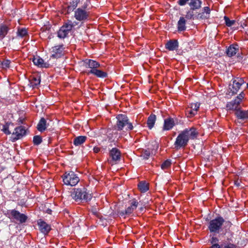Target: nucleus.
Returning <instances> with one entry per match:
<instances>
[{
    "mask_svg": "<svg viewBox=\"0 0 248 248\" xmlns=\"http://www.w3.org/2000/svg\"><path fill=\"white\" fill-rule=\"evenodd\" d=\"M234 184L235 185H236L237 186H240V182H239L238 180H237V181H235L234 182Z\"/></svg>",
    "mask_w": 248,
    "mask_h": 248,
    "instance_id": "8fccbe9b",
    "label": "nucleus"
},
{
    "mask_svg": "<svg viewBox=\"0 0 248 248\" xmlns=\"http://www.w3.org/2000/svg\"><path fill=\"white\" fill-rule=\"evenodd\" d=\"M93 152L95 153H97L100 151V148L98 147H94L93 148Z\"/></svg>",
    "mask_w": 248,
    "mask_h": 248,
    "instance_id": "de8ad7c7",
    "label": "nucleus"
},
{
    "mask_svg": "<svg viewBox=\"0 0 248 248\" xmlns=\"http://www.w3.org/2000/svg\"><path fill=\"white\" fill-rule=\"evenodd\" d=\"M176 119L168 117L164 120L163 130L168 131L171 129L176 124Z\"/></svg>",
    "mask_w": 248,
    "mask_h": 248,
    "instance_id": "f3484780",
    "label": "nucleus"
},
{
    "mask_svg": "<svg viewBox=\"0 0 248 248\" xmlns=\"http://www.w3.org/2000/svg\"><path fill=\"white\" fill-rule=\"evenodd\" d=\"M86 73L87 74V75L93 74L96 77L100 78H106L108 76V74L106 72L99 70L98 68H96L94 70L92 71H86Z\"/></svg>",
    "mask_w": 248,
    "mask_h": 248,
    "instance_id": "aec40b11",
    "label": "nucleus"
},
{
    "mask_svg": "<svg viewBox=\"0 0 248 248\" xmlns=\"http://www.w3.org/2000/svg\"><path fill=\"white\" fill-rule=\"evenodd\" d=\"M210 12H211V10H210V8L208 6H206L203 8L202 12L206 14V15H208L210 16Z\"/></svg>",
    "mask_w": 248,
    "mask_h": 248,
    "instance_id": "37998d69",
    "label": "nucleus"
},
{
    "mask_svg": "<svg viewBox=\"0 0 248 248\" xmlns=\"http://www.w3.org/2000/svg\"><path fill=\"white\" fill-rule=\"evenodd\" d=\"M74 27L73 22L68 20L61 27L58 32V36L60 38H64Z\"/></svg>",
    "mask_w": 248,
    "mask_h": 248,
    "instance_id": "423d86ee",
    "label": "nucleus"
},
{
    "mask_svg": "<svg viewBox=\"0 0 248 248\" xmlns=\"http://www.w3.org/2000/svg\"><path fill=\"white\" fill-rule=\"evenodd\" d=\"M117 128L118 130L123 129L124 126H127V129L131 130L133 129V126L130 122H129V119L126 115L125 114H119L117 117Z\"/></svg>",
    "mask_w": 248,
    "mask_h": 248,
    "instance_id": "39448f33",
    "label": "nucleus"
},
{
    "mask_svg": "<svg viewBox=\"0 0 248 248\" xmlns=\"http://www.w3.org/2000/svg\"><path fill=\"white\" fill-rule=\"evenodd\" d=\"M33 142L34 145H38L42 142V137L40 136H35L33 139Z\"/></svg>",
    "mask_w": 248,
    "mask_h": 248,
    "instance_id": "c9c22d12",
    "label": "nucleus"
},
{
    "mask_svg": "<svg viewBox=\"0 0 248 248\" xmlns=\"http://www.w3.org/2000/svg\"><path fill=\"white\" fill-rule=\"evenodd\" d=\"M194 10H190L186 13V18L188 19H194Z\"/></svg>",
    "mask_w": 248,
    "mask_h": 248,
    "instance_id": "58836bf2",
    "label": "nucleus"
},
{
    "mask_svg": "<svg viewBox=\"0 0 248 248\" xmlns=\"http://www.w3.org/2000/svg\"><path fill=\"white\" fill-rule=\"evenodd\" d=\"M32 62L33 63L40 67L47 68L48 67V64L44 62V60L39 56L34 57L32 59Z\"/></svg>",
    "mask_w": 248,
    "mask_h": 248,
    "instance_id": "412c9836",
    "label": "nucleus"
},
{
    "mask_svg": "<svg viewBox=\"0 0 248 248\" xmlns=\"http://www.w3.org/2000/svg\"><path fill=\"white\" fill-rule=\"evenodd\" d=\"M224 223H225V227L228 229H229L232 225L230 221H228L225 222L224 218L220 216L211 220L209 222L208 228L210 232L218 233L220 232Z\"/></svg>",
    "mask_w": 248,
    "mask_h": 248,
    "instance_id": "f03ea898",
    "label": "nucleus"
},
{
    "mask_svg": "<svg viewBox=\"0 0 248 248\" xmlns=\"http://www.w3.org/2000/svg\"><path fill=\"white\" fill-rule=\"evenodd\" d=\"M150 155L151 153L150 151L145 150L142 153L141 156L143 157L144 159H147L150 157Z\"/></svg>",
    "mask_w": 248,
    "mask_h": 248,
    "instance_id": "ea45409f",
    "label": "nucleus"
},
{
    "mask_svg": "<svg viewBox=\"0 0 248 248\" xmlns=\"http://www.w3.org/2000/svg\"><path fill=\"white\" fill-rule=\"evenodd\" d=\"M247 88H248V83H247Z\"/></svg>",
    "mask_w": 248,
    "mask_h": 248,
    "instance_id": "603ef678",
    "label": "nucleus"
},
{
    "mask_svg": "<svg viewBox=\"0 0 248 248\" xmlns=\"http://www.w3.org/2000/svg\"><path fill=\"white\" fill-rule=\"evenodd\" d=\"M109 156L110 159L108 160V162L111 165L116 164L121 160V152L118 149L113 148L109 152Z\"/></svg>",
    "mask_w": 248,
    "mask_h": 248,
    "instance_id": "1a4fd4ad",
    "label": "nucleus"
},
{
    "mask_svg": "<svg viewBox=\"0 0 248 248\" xmlns=\"http://www.w3.org/2000/svg\"><path fill=\"white\" fill-rule=\"evenodd\" d=\"M17 34L18 36L23 38L28 35V32L25 28H21L18 30Z\"/></svg>",
    "mask_w": 248,
    "mask_h": 248,
    "instance_id": "473e14b6",
    "label": "nucleus"
},
{
    "mask_svg": "<svg viewBox=\"0 0 248 248\" xmlns=\"http://www.w3.org/2000/svg\"><path fill=\"white\" fill-rule=\"evenodd\" d=\"M202 3V1L200 0H190L189 5L190 7V10H195L200 9Z\"/></svg>",
    "mask_w": 248,
    "mask_h": 248,
    "instance_id": "a878e982",
    "label": "nucleus"
},
{
    "mask_svg": "<svg viewBox=\"0 0 248 248\" xmlns=\"http://www.w3.org/2000/svg\"><path fill=\"white\" fill-rule=\"evenodd\" d=\"M7 214L9 218L15 219L20 223L25 222L27 219V217L25 214H21L16 210H9Z\"/></svg>",
    "mask_w": 248,
    "mask_h": 248,
    "instance_id": "0eeeda50",
    "label": "nucleus"
},
{
    "mask_svg": "<svg viewBox=\"0 0 248 248\" xmlns=\"http://www.w3.org/2000/svg\"><path fill=\"white\" fill-rule=\"evenodd\" d=\"M64 184L67 186H75L79 181V178L73 171L65 172L62 176Z\"/></svg>",
    "mask_w": 248,
    "mask_h": 248,
    "instance_id": "20e7f679",
    "label": "nucleus"
},
{
    "mask_svg": "<svg viewBox=\"0 0 248 248\" xmlns=\"http://www.w3.org/2000/svg\"><path fill=\"white\" fill-rule=\"evenodd\" d=\"M234 113L238 119L243 120H248V110L238 108V109L235 111Z\"/></svg>",
    "mask_w": 248,
    "mask_h": 248,
    "instance_id": "6ab92c4d",
    "label": "nucleus"
},
{
    "mask_svg": "<svg viewBox=\"0 0 248 248\" xmlns=\"http://www.w3.org/2000/svg\"><path fill=\"white\" fill-rule=\"evenodd\" d=\"M10 64V61L8 60H5L1 62V65L2 68H7L9 67Z\"/></svg>",
    "mask_w": 248,
    "mask_h": 248,
    "instance_id": "a19ab883",
    "label": "nucleus"
},
{
    "mask_svg": "<svg viewBox=\"0 0 248 248\" xmlns=\"http://www.w3.org/2000/svg\"><path fill=\"white\" fill-rule=\"evenodd\" d=\"M51 210H50V209L47 210V213H48V214H50V213H51Z\"/></svg>",
    "mask_w": 248,
    "mask_h": 248,
    "instance_id": "3c124183",
    "label": "nucleus"
},
{
    "mask_svg": "<svg viewBox=\"0 0 248 248\" xmlns=\"http://www.w3.org/2000/svg\"><path fill=\"white\" fill-rule=\"evenodd\" d=\"M40 77L38 76H33L30 79L31 86L33 88L37 87L40 84Z\"/></svg>",
    "mask_w": 248,
    "mask_h": 248,
    "instance_id": "393cba45",
    "label": "nucleus"
},
{
    "mask_svg": "<svg viewBox=\"0 0 248 248\" xmlns=\"http://www.w3.org/2000/svg\"><path fill=\"white\" fill-rule=\"evenodd\" d=\"M86 7V6H84V9L78 8L75 11L74 17L77 20L79 21H84L88 19L90 12L85 10Z\"/></svg>",
    "mask_w": 248,
    "mask_h": 248,
    "instance_id": "6e6552de",
    "label": "nucleus"
},
{
    "mask_svg": "<svg viewBox=\"0 0 248 248\" xmlns=\"http://www.w3.org/2000/svg\"><path fill=\"white\" fill-rule=\"evenodd\" d=\"M210 17V16L208 15H206V14L202 12L197 15V18L201 19H209Z\"/></svg>",
    "mask_w": 248,
    "mask_h": 248,
    "instance_id": "4c0bfd02",
    "label": "nucleus"
},
{
    "mask_svg": "<svg viewBox=\"0 0 248 248\" xmlns=\"http://www.w3.org/2000/svg\"><path fill=\"white\" fill-rule=\"evenodd\" d=\"M190 1V0H178V3L181 6L185 5L187 2Z\"/></svg>",
    "mask_w": 248,
    "mask_h": 248,
    "instance_id": "a18cd8bd",
    "label": "nucleus"
},
{
    "mask_svg": "<svg viewBox=\"0 0 248 248\" xmlns=\"http://www.w3.org/2000/svg\"><path fill=\"white\" fill-rule=\"evenodd\" d=\"M39 229L44 234H47L51 230L50 226L41 219L37 221Z\"/></svg>",
    "mask_w": 248,
    "mask_h": 248,
    "instance_id": "dca6fc26",
    "label": "nucleus"
},
{
    "mask_svg": "<svg viewBox=\"0 0 248 248\" xmlns=\"http://www.w3.org/2000/svg\"><path fill=\"white\" fill-rule=\"evenodd\" d=\"M198 135L197 129L193 127L184 129L177 137L174 143V148L179 150L185 148L187 145L189 140L196 139Z\"/></svg>",
    "mask_w": 248,
    "mask_h": 248,
    "instance_id": "f257e3e1",
    "label": "nucleus"
},
{
    "mask_svg": "<svg viewBox=\"0 0 248 248\" xmlns=\"http://www.w3.org/2000/svg\"><path fill=\"white\" fill-rule=\"evenodd\" d=\"M71 196L76 202L86 201L91 200L92 196L84 187L74 188L71 192Z\"/></svg>",
    "mask_w": 248,
    "mask_h": 248,
    "instance_id": "7ed1b4c3",
    "label": "nucleus"
},
{
    "mask_svg": "<svg viewBox=\"0 0 248 248\" xmlns=\"http://www.w3.org/2000/svg\"><path fill=\"white\" fill-rule=\"evenodd\" d=\"M155 121L156 116L155 114H151L149 116L147 124L149 129H151L154 127Z\"/></svg>",
    "mask_w": 248,
    "mask_h": 248,
    "instance_id": "c85d7f7f",
    "label": "nucleus"
},
{
    "mask_svg": "<svg viewBox=\"0 0 248 248\" xmlns=\"http://www.w3.org/2000/svg\"><path fill=\"white\" fill-rule=\"evenodd\" d=\"M200 107V104L198 103L192 104L190 107H188L186 109V114L187 117H192L196 115Z\"/></svg>",
    "mask_w": 248,
    "mask_h": 248,
    "instance_id": "4468645a",
    "label": "nucleus"
},
{
    "mask_svg": "<svg viewBox=\"0 0 248 248\" xmlns=\"http://www.w3.org/2000/svg\"><path fill=\"white\" fill-rule=\"evenodd\" d=\"M138 188L141 192H145L149 189V185L145 181H141L138 184Z\"/></svg>",
    "mask_w": 248,
    "mask_h": 248,
    "instance_id": "7c9ffc66",
    "label": "nucleus"
},
{
    "mask_svg": "<svg viewBox=\"0 0 248 248\" xmlns=\"http://www.w3.org/2000/svg\"><path fill=\"white\" fill-rule=\"evenodd\" d=\"M224 20L225 21V24L228 27H231L235 23V21L234 20H231L229 17L226 16H224Z\"/></svg>",
    "mask_w": 248,
    "mask_h": 248,
    "instance_id": "e433bc0d",
    "label": "nucleus"
},
{
    "mask_svg": "<svg viewBox=\"0 0 248 248\" xmlns=\"http://www.w3.org/2000/svg\"><path fill=\"white\" fill-rule=\"evenodd\" d=\"M84 66L86 68L90 69L88 71H93L96 68H99L100 66V64L93 60L91 59H86L84 61Z\"/></svg>",
    "mask_w": 248,
    "mask_h": 248,
    "instance_id": "ddd939ff",
    "label": "nucleus"
},
{
    "mask_svg": "<svg viewBox=\"0 0 248 248\" xmlns=\"http://www.w3.org/2000/svg\"><path fill=\"white\" fill-rule=\"evenodd\" d=\"M9 28L3 24L0 25V40L2 39L7 34Z\"/></svg>",
    "mask_w": 248,
    "mask_h": 248,
    "instance_id": "c756f323",
    "label": "nucleus"
},
{
    "mask_svg": "<svg viewBox=\"0 0 248 248\" xmlns=\"http://www.w3.org/2000/svg\"><path fill=\"white\" fill-rule=\"evenodd\" d=\"M79 0H73L70 4L67 6V11L70 12L73 11L77 7Z\"/></svg>",
    "mask_w": 248,
    "mask_h": 248,
    "instance_id": "2f4dec72",
    "label": "nucleus"
},
{
    "mask_svg": "<svg viewBox=\"0 0 248 248\" xmlns=\"http://www.w3.org/2000/svg\"><path fill=\"white\" fill-rule=\"evenodd\" d=\"M11 126H13V124H7L5 125H3L2 131L7 135H9L11 134V132L10 131L11 129Z\"/></svg>",
    "mask_w": 248,
    "mask_h": 248,
    "instance_id": "f704fd0d",
    "label": "nucleus"
},
{
    "mask_svg": "<svg viewBox=\"0 0 248 248\" xmlns=\"http://www.w3.org/2000/svg\"><path fill=\"white\" fill-rule=\"evenodd\" d=\"M238 51V46L237 45H232L227 49L226 53L229 57L235 55Z\"/></svg>",
    "mask_w": 248,
    "mask_h": 248,
    "instance_id": "5701e85b",
    "label": "nucleus"
},
{
    "mask_svg": "<svg viewBox=\"0 0 248 248\" xmlns=\"http://www.w3.org/2000/svg\"><path fill=\"white\" fill-rule=\"evenodd\" d=\"M51 52L53 53L51 57L58 58L61 57L64 54V47L62 45L55 46L51 48Z\"/></svg>",
    "mask_w": 248,
    "mask_h": 248,
    "instance_id": "2eb2a0df",
    "label": "nucleus"
},
{
    "mask_svg": "<svg viewBox=\"0 0 248 248\" xmlns=\"http://www.w3.org/2000/svg\"><path fill=\"white\" fill-rule=\"evenodd\" d=\"M186 20L184 17H180L177 23V29L179 32L184 31L186 30Z\"/></svg>",
    "mask_w": 248,
    "mask_h": 248,
    "instance_id": "4be33fe9",
    "label": "nucleus"
},
{
    "mask_svg": "<svg viewBox=\"0 0 248 248\" xmlns=\"http://www.w3.org/2000/svg\"><path fill=\"white\" fill-rule=\"evenodd\" d=\"M218 239L216 236H213L211 239V243L213 245L217 244L218 242Z\"/></svg>",
    "mask_w": 248,
    "mask_h": 248,
    "instance_id": "c03bdc74",
    "label": "nucleus"
},
{
    "mask_svg": "<svg viewBox=\"0 0 248 248\" xmlns=\"http://www.w3.org/2000/svg\"><path fill=\"white\" fill-rule=\"evenodd\" d=\"M178 47L179 43L177 40H170L165 44V48L169 51L176 50Z\"/></svg>",
    "mask_w": 248,
    "mask_h": 248,
    "instance_id": "a211bd4d",
    "label": "nucleus"
},
{
    "mask_svg": "<svg viewBox=\"0 0 248 248\" xmlns=\"http://www.w3.org/2000/svg\"><path fill=\"white\" fill-rule=\"evenodd\" d=\"M87 140V137L80 136L75 138L73 141V143L75 146H79L83 144Z\"/></svg>",
    "mask_w": 248,
    "mask_h": 248,
    "instance_id": "cd10ccee",
    "label": "nucleus"
},
{
    "mask_svg": "<svg viewBox=\"0 0 248 248\" xmlns=\"http://www.w3.org/2000/svg\"><path fill=\"white\" fill-rule=\"evenodd\" d=\"M240 104V103L235 99L234 100L228 102L226 105V107L229 110H235L236 111V110L239 108L238 107Z\"/></svg>",
    "mask_w": 248,
    "mask_h": 248,
    "instance_id": "b1692460",
    "label": "nucleus"
},
{
    "mask_svg": "<svg viewBox=\"0 0 248 248\" xmlns=\"http://www.w3.org/2000/svg\"><path fill=\"white\" fill-rule=\"evenodd\" d=\"M224 248H236V247L235 245L230 243L225 246Z\"/></svg>",
    "mask_w": 248,
    "mask_h": 248,
    "instance_id": "49530a36",
    "label": "nucleus"
},
{
    "mask_svg": "<svg viewBox=\"0 0 248 248\" xmlns=\"http://www.w3.org/2000/svg\"><path fill=\"white\" fill-rule=\"evenodd\" d=\"M171 164V160L167 159L165 160L161 165V168L162 170H165L169 169Z\"/></svg>",
    "mask_w": 248,
    "mask_h": 248,
    "instance_id": "72a5a7b5",
    "label": "nucleus"
},
{
    "mask_svg": "<svg viewBox=\"0 0 248 248\" xmlns=\"http://www.w3.org/2000/svg\"><path fill=\"white\" fill-rule=\"evenodd\" d=\"M210 248H221L220 246L217 244H213Z\"/></svg>",
    "mask_w": 248,
    "mask_h": 248,
    "instance_id": "09e8293b",
    "label": "nucleus"
},
{
    "mask_svg": "<svg viewBox=\"0 0 248 248\" xmlns=\"http://www.w3.org/2000/svg\"><path fill=\"white\" fill-rule=\"evenodd\" d=\"M26 134L25 128L22 126H18L15 128V131L12 133V139L13 141L22 138Z\"/></svg>",
    "mask_w": 248,
    "mask_h": 248,
    "instance_id": "f8f14e48",
    "label": "nucleus"
},
{
    "mask_svg": "<svg viewBox=\"0 0 248 248\" xmlns=\"http://www.w3.org/2000/svg\"><path fill=\"white\" fill-rule=\"evenodd\" d=\"M245 93L243 92H242L235 98V99L238 101L240 103L242 102L243 99H244L245 97Z\"/></svg>",
    "mask_w": 248,
    "mask_h": 248,
    "instance_id": "79ce46f5",
    "label": "nucleus"
},
{
    "mask_svg": "<svg viewBox=\"0 0 248 248\" xmlns=\"http://www.w3.org/2000/svg\"><path fill=\"white\" fill-rule=\"evenodd\" d=\"M138 205V202L135 199L131 201V205L128 206L124 211H122L119 212L120 216L123 217L124 215H129L137 208Z\"/></svg>",
    "mask_w": 248,
    "mask_h": 248,
    "instance_id": "9b49d317",
    "label": "nucleus"
},
{
    "mask_svg": "<svg viewBox=\"0 0 248 248\" xmlns=\"http://www.w3.org/2000/svg\"><path fill=\"white\" fill-rule=\"evenodd\" d=\"M244 79L243 78L237 77L235 78L232 81V88L230 85V90L233 94H236L240 89L242 85L245 83Z\"/></svg>",
    "mask_w": 248,
    "mask_h": 248,
    "instance_id": "9d476101",
    "label": "nucleus"
},
{
    "mask_svg": "<svg viewBox=\"0 0 248 248\" xmlns=\"http://www.w3.org/2000/svg\"><path fill=\"white\" fill-rule=\"evenodd\" d=\"M47 127L46 121L44 118H41L37 126V130L40 132L44 131Z\"/></svg>",
    "mask_w": 248,
    "mask_h": 248,
    "instance_id": "bb28decb",
    "label": "nucleus"
}]
</instances>
